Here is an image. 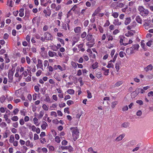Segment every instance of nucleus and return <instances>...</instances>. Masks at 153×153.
Wrapping results in <instances>:
<instances>
[{
  "label": "nucleus",
  "instance_id": "27",
  "mask_svg": "<svg viewBox=\"0 0 153 153\" xmlns=\"http://www.w3.org/2000/svg\"><path fill=\"white\" fill-rule=\"evenodd\" d=\"M124 135L123 134H122L120 135L119 136L117 137L116 139V140L117 141H119L122 139L124 137Z\"/></svg>",
  "mask_w": 153,
  "mask_h": 153
},
{
  "label": "nucleus",
  "instance_id": "48",
  "mask_svg": "<svg viewBox=\"0 0 153 153\" xmlns=\"http://www.w3.org/2000/svg\"><path fill=\"white\" fill-rule=\"evenodd\" d=\"M74 103V101L71 100H69L67 102V104L69 106L70 105Z\"/></svg>",
  "mask_w": 153,
  "mask_h": 153
},
{
  "label": "nucleus",
  "instance_id": "58",
  "mask_svg": "<svg viewBox=\"0 0 153 153\" xmlns=\"http://www.w3.org/2000/svg\"><path fill=\"white\" fill-rule=\"evenodd\" d=\"M62 8V7L61 5L59 4L57 5V6H56L55 8V10L56 11H58L60 10Z\"/></svg>",
  "mask_w": 153,
  "mask_h": 153
},
{
  "label": "nucleus",
  "instance_id": "45",
  "mask_svg": "<svg viewBox=\"0 0 153 153\" xmlns=\"http://www.w3.org/2000/svg\"><path fill=\"white\" fill-rule=\"evenodd\" d=\"M132 50L129 49V48H127L126 49V53L128 54L131 53H132Z\"/></svg>",
  "mask_w": 153,
  "mask_h": 153
},
{
  "label": "nucleus",
  "instance_id": "34",
  "mask_svg": "<svg viewBox=\"0 0 153 153\" xmlns=\"http://www.w3.org/2000/svg\"><path fill=\"white\" fill-rule=\"evenodd\" d=\"M20 68L19 67H17L16 70V73L15 74V76L16 77H18L19 76V70Z\"/></svg>",
  "mask_w": 153,
  "mask_h": 153
},
{
  "label": "nucleus",
  "instance_id": "3",
  "mask_svg": "<svg viewBox=\"0 0 153 153\" xmlns=\"http://www.w3.org/2000/svg\"><path fill=\"white\" fill-rule=\"evenodd\" d=\"M44 36L45 37L46 40H52L53 39V36L48 32H46L44 33Z\"/></svg>",
  "mask_w": 153,
  "mask_h": 153
},
{
  "label": "nucleus",
  "instance_id": "24",
  "mask_svg": "<svg viewBox=\"0 0 153 153\" xmlns=\"http://www.w3.org/2000/svg\"><path fill=\"white\" fill-rule=\"evenodd\" d=\"M131 21L130 17L126 18L125 20V25H127Z\"/></svg>",
  "mask_w": 153,
  "mask_h": 153
},
{
  "label": "nucleus",
  "instance_id": "33",
  "mask_svg": "<svg viewBox=\"0 0 153 153\" xmlns=\"http://www.w3.org/2000/svg\"><path fill=\"white\" fill-rule=\"evenodd\" d=\"M136 21L139 23H142V19L139 16H137L136 17Z\"/></svg>",
  "mask_w": 153,
  "mask_h": 153
},
{
  "label": "nucleus",
  "instance_id": "35",
  "mask_svg": "<svg viewBox=\"0 0 153 153\" xmlns=\"http://www.w3.org/2000/svg\"><path fill=\"white\" fill-rule=\"evenodd\" d=\"M50 47V48L53 51H56L57 50L56 46L55 45H51Z\"/></svg>",
  "mask_w": 153,
  "mask_h": 153
},
{
  "label": "nucleus",
  "instance_id": "46",
  "mask_svg": "<svg viewBox=\"0 0 153 153\" xmlns=\"http://www.w3.org/2000/svg\"><path fill=\"white\" fill-rule=\"evenodd\" d=\"M119 16L118 13L117 12H114L112 13V16L114 18H117Z\"/></svg>",
  "mask_w": 153,
  "mask_h": 153
},
{
  "label": "nucleus",
  "instance_id": "38",
  "mask_svg": "<svg viewBox=\"0 0 153 153\" xmlns=\"http://www.w3.org/2000/svg\"><path fill=\"white\" fill-rule=\"evenodd\" d=\"M118 103V102L117 101H115L111 103V107L114 108L115 107V105Z\"/></svg>",
  "mask_w": 153,
  "mask_h": 153
},
{
  "label": "nucleus",
  "instance_id": "49",
  "mask_svg": "<svg viewBox=\"0 0 153 153\" xmlns=\"http://www.w3.org/2000/svg\"><path fill=\"white\" fill-rule=\"evenodd\" d=\"M96 76L98 78L100 79L102 77V74L100 72H98L96 74Z\"/></svg>",
  "mask_w": 153,
  "mask_h": 153
},
{
  "label": "nucleus",
  "instance_id": "57",
  "mask_svg": "<svg viewBox=\"0 0 153 153\" xmlns=\"http://www.w3.org/2000/svg\"><path fill=\"white\" fill-rule=\"evenodd\" d=\"M90 25H91V26L92 27L93 29H95L96 31L97 30V28H96V25L95 24H92Z\"/></svg>",
  "mask_w": 153,
  "mask_h": 153
},
{
  "label": "nucleus",
  "instance_id": "7",
  "mask_svg": "<svg viewBox=\"0 0 153 153\" xmlns=\"http://www.w3.org/2000/svg\"><path fill=\"white\" fill-rule=\"evenodd\" d=\"M86 39L88 41H92L93 40L94 41V39L93 38V36L91 34L88 33L86 37Z\"/></svg>",
  "mask_w": 153,
  "mask_h": 153
},
{
  "label": "nucleus",
  "instance_id": "11",
  "mask_svg": "<svg viewBox=\"0 0 153 153\" xmlns=\"http://www.w3.org/2000/svg\"><path fill=\"white\" fill-rule=\"evenodd\" d=\"M94 44V40L90 41L86 43V45L89 48H91L93 47Z\"/></svg>",
  "mask_w": 153,
  "mask_h": 153
},
{
  "label": "nucleus",
  "instance_id": "55",
  "mask_svg": "<svg viewBox=\"0 0 153 153\" xmlns=\"http://www.w3.org/2000/svg\"><path fill=\"white\" fill-rule=\"evenodd\" d=\"M87 92L88 94L87 97L89 99L91 98L92 97V95L91 93L90 92L89 90H87Z\"/></svg>",
  "mask_w": 153,
  "mask_h": 153
},
{
  "label": "nucleus",
  "instance_id": "25",
  "mask_svg": "<svg viewBox=\"0 0 153 153\" xmlns=\"http://www.w3.org/2000/svg\"><path fill=\"white\" fill-rule=\"evenodd\" d=\"M44 114V111H40L39 115H38V117L39 119H41L42 118Z\"/></svg>",
  "mask_w": 153,
  "mask_h": 153
},
{
  "label": "nucleus",
  "instance_id": "14",
  "mask_svg": "<svg viewBox=\"0 0 153 153\" xmlns=\"http://www.w3.org/2000/svg\"><path fill=\"white\" fill-rule=\"evenodd\" d=\"M100 11V9L99 7L96 9L94 11V13L93 14L92 16H95L97 15Z\"/></svg>",
  "mask_w": 153,
  "mask_h": 153
},
{
  "label": "nucleus",
  "instance_id": "36",
  "mask_svg": "<svg viewBox=\"0 0 153 153\" xmlns=\"http://www.w3.org/2000/svg\"><path fill=\"white\" fill-rule=\"evenodd\" d=\"M34 123L37 126H38L39 124L38 123V120L36 117H34L33 120Z\"/></svg>",
  "mask_w": 153,
  "mask_h": 153
},
{
  "label": "nucleus",
  "instance_id": "21",
  "mask_svg": "<svg viewBox=\"0 0 153 153\" xmlns=\"http://www.w3.org/2000/svg\"><path fill=\"white\" fill-rule=\"evenodd\" d=\"M25 145L28 146H30V147H32L33 145L32 143H31L29 140H27L25 143Z\"/></svg>",
  "mask_w": 153,
  "mask_h": 153
},
{
  "label": "nucleus",
  "instance_id": "2",
  "mask_svg": "<svg viewBox=\"0 0 153 153\" xmlns=\"http://www.w3.org/2000/svg\"><path fill=\"white\" fill-rule=\"evenodd\" d=\"M9 142L10 143H13L14 146L16 147L18 146V141L15 140V138L13 135H11L9 138Z\"/></svg>",
  "mask_w": 153,
  "mask_h": 153
},
{
  "label": "nucleus",
  "instance_id": "1",
  "mask_svg": "<svg viewBox=\"0 0 153 153\" xmlns=\"http://www.w3.org/2000/svg\"><path fill=\"white\" fill-rule=\"evenodd\" d=\"M70 130L72 133L73 139L75 141L79 138V130L77 127H71L70 128Z\"/></svg>",
  "mask_w": 153,
  "mask_h": 153
},
{
  "label": "nucleus",
  "instance_id": "5",
  "mask_svg": "<svg viewBox=\"0 0 153 153\" xmlns=\"http://www.w3.org/2000/svg\"><path fill=\"white\" fill-rule=\"evenodd\" d=\"M37 67L38 68H39L43 70V68L42 61V60L38 59V64L36 65Z\"/></svg>",
  "mask_w": 153,
  "mask_h": 153
},
{
  "label": "nucleus",
  "instance_id": "19",
  "mask_svg": "<svg viewBox=\"0 0 153 153\" xmlns=\"http://www.w3.org/2000/svg\"><path fill=\"white\" fill-rule=\"evenodd\" d=\"M14 72L15 69L13 70L12 69L9 70L8 72V76H13Z\"/></svg>",
  "mask_w": 153,
  "mask_h": 153
},
{
  "label": "nucleus",
  "instance_id": "43",
  "mask_svg": "<svg viewBox=\"0 0 153 153\" xmlns=\"http://www.w3.org/2000/svg\"><path fill=\"white\" fill-rule=\"evenodd\" d=\"M87 35V33L86 32H83L81 34V37L82 39L84 38Z\"/></svg>",
  "mask_w": 153,
  "mask_h": 153
},
{
  "label": "nucleus",
  "instance_id": "40",
  "mask_svg": "<svg viewBox=\"0 0 153 153\" xmlns=\"http://www.w3.org/2000/svg\"><path fill=\"white\" fill-rule=\"evenodd\" d=\"M7 5L10 7H12L13 5V1L10 0L9 2V0H8L7 1Z\"/></svg>",
  "mask_w": 153,
  "mask_h": 153
},
{
  "label": "nucleus",
  "instance_id": "29",
  "mask_svg": "<svg viewBox=\"0 0 153 153\" xmlns=\"http://www.w3.org/2000/svg\"><path fill=\"white\" fill-rule=\"evenodd\" d=\"M67 93L71 95H73L74 93V91L72 89H68L67 91Z\"/></svg>",
  "mask_w": 153,
  "mask_h": 153
},
{
  "label": "nucleus",
  "instance_id": "28",
  "mask_svg": "<svg viewBox=\"0 0 153 153\" xmlns=\"http://www.w3.org/2000/svg\"><path fill=\"white\" fill-rule=\"evenodd\" d=\"M55 140L57 143H59L61 141L60 137L58 136H56L55 138Z\"/></svg>",
  "mask_w": 153,
  "mask_h": 153
},
{
  "label": "nucleus",
  "instance_id": "9",
  "mask_svg": "<svg viewBox=\"0 0 153 153\" xmlns=\"http://www.w3.org/2000/svg\"><path fill=\"white\" fill-rule=\"evenodd\" d=\"M138 90V89H136V90L133 91L131 94V97L132 98H134L138 95L137 91Z\"/></svg>",
  "mask_w": 153,
  "mask_h": 153
},
{
  "label": "nucleus",
  "instance_id": "44",
  "mask_svg": "<svg viewBox=\"0 0 153 153\" xmlns=\"http://www.w3.org/2000/svg\"><path fill=\"white\" fill-rule=\"evenodd\" d=\"M62 11L59 12L58 14V19L60 20L62 19Z\"/></svg>",
  "mask_w": 153,
  "mask_h": 153
},
{
  "label": "nucleus",
  "instance_id": "59",
  "mask_svg": "<svg viewBox=\"0 0 153 153\" xmlns=\"http://www.w3.org/2000/svg\"><path fill=\"white\" fill-rule=\"evenodd\" d=\"M52 97L53 99L55 101H57L58 100V97L56 95H53Z\"/></svg>",
  "mask_w": 153,
  "mask_h": 153
},
{
  "label": "nucleus",
  "instance_id": "16",
  "mask_svg": "<svg viewBox=\"0 0 153 153\" xmlns=\"http://www.w3.org/2000/svg\"><path fill=\"white\" fill-rule=\"evenodd\" d=\"M19 109L18 108H16L15 109H14L12 112L11 113V115L12 116L14 115L17 114L19 112Z\"/></svg>",
  "mask_w": 153,
  "mask_h": 153
},
{
  "label": "nucleus",
  "instance_id": "62",
  "mask_svg": "<svg viewBox=\"0 0 153 153\" xmlns=\"http://www.w3.org/2000/svg\"><path fill=\"white\" fill-rule=\"evenodd\" d=\"M40 141L41 143L42 144H45L46 142V140L45 138H42L40 139Z\"/></svg>",
  "mask_w": 153,
  "mask_h": 153
},
{
  "label": "nucleus",
  "instance_id": "12",
  "mask_svg": "<svg viewBox=\"0 0 153 153\" xmlns=\"http://www.w3.org/2000/svg\"><path fill=\"white\" fill-rule=\"evenodd\" d=\"M61 149L63 150H68L69 152H71L70 151V149H73V148L70 145L69 146H61Z\"/></svg>",
  "mask_w": 153,
  "mask_h": 153
},
{
  "label": "nucleus",
  "instance_id": "54",
  "mask_svg": "<svg viewBox=\"0 0 153 153\" xmlns=\"http://www.w3.org/2000/svg\"><path fill=\"white\" fill-rule=\"evenodd\" d=\"M6 108H4L3 107H1L0 108V111L1 113H4L6 111Z\"/></svg>",
  "mask_w": 153,
  "mask_h": 153
},
{
  "label": "nucleus",
  "instance_id": "13",
  "mask_svg": "<svg viewBox=\"0 0 153 153\" xmlns=\"http://www.w3.org/2000/svg\"><path fill=\"white\" fill-rule=\"evenodd\" d=\"M48 55L50 56L51 57L57 56V54L56 53L50 51L48 52Z\"/></svg>",
  "mask_w": 153,
  "mask_h": 153
},
{
  "label": "nucleus",
  "instance_id": "10",
  "mask_svg": "<svg viewBox=\"0 0 153 153\" xmlns=\"http://www.w3.org/2000/svg\"><path fill=\"white\" fill-rule=\"evenodd\" d=\"M84 46L83 43L80 44L79 45H76V46L78 47V48L79 49V51L83 52L85 51V49L83 47Z\"/></svg>",
  "mask_w": 153,
  "mask_h": 153
},
{
  "label": "nucleus",
  "instance_id": "26",
  "mask_svg": "<svg viewBox=\"0 0 153 153\" xmlns=\"http://www.w3.org/2000/svg\"><path fill=\"white\" fill-rule=\"evenodd\" d=\"M120 42L121 45H124V44L123 43V39H124V36H120Z\"/></svg>",
  "mask_w": 153,
  "mask_h": 153
},
{
  "label": "nucleus",
  "instance_id": "63",
  "mask_svg": "<svg viewBox=\"0 0 153 153\" xmlns=\"http://www.w3.org/2000/svg\"><path fill=\"white\" fill-rule=\"evenodd\" d=\"M57 39L58 41H59L60 42V43L62 44L63 45H64L65 44V43H64V40L62 39H61L60 38H57Z\"/></svg>",
  "mask_w": 153,
  "mask_h": 153
},
{
  "label": "nucleus",
  "instance_id": "17",
  "mask_svg": "<svg viewBox=\"0 0 153 153\" xmlns=\"http://www.w3.org/2000/svg\"><path fill=\"white\" fill-rule=\"evenodd\" d=\"M53 77L58 81H60L61 80L59 75L57 73H56L54 75Z\"/></svg>",
  "mask_w": 153,
  "mask_h": 153
},
{
  "label": "nucleus",
  "instance_id": "60",
  "mask_svg": "<svg viewBox=\"0 0 153 153\" xmlns=\"http://www.w3.org/2000/svg\"><path fill=\"white\" fill-rule=\"evenodd\" d=\"M42 71L41 70H39L36 73V75L37 76H40L42 73Z\"/></svg>",
  "mask_w": 153,
  "mask_h": 153
},
{
  "label": "nucleus",
  "instance_id": "15",
  "mask_svg": "<svg viewBox=\"0 0 153 153\" xmlns=\"http://www.w3.org/2000/svg\"><path fill=\"white\" fill-rule=\"evenodd\" d=\"M48 125L46 122L45 121H43L42 123L41 126V128L43 130H45L46 128V127H48Z\"/></svg>",
  "mask_w": 153,
  "mask_h": 153
},
{
  "label": "nucleus",
  "instance_id": "52",
  "mask_svg": "<svg viewBox=\"0 0 153 153\" xmlns=\"http://www.w3.org/2000/svg\"><path fill=\"white\" fill-rule=\"evenodd\" d=\"M47 68L48 69L49 71L52 72L53 71V68L51 66H49V64L48 65Z\"/></svg>",
  "mask_w": 153,
  "mask_h": 153
},
{
  "label": "nucleus",
  "instance_id": "18",
  "mask_svg": "<svg viewBox=\"0 0 153 153\" xmlns=\"http://www.w3.org/2000/svg\"><path fill=\"white\" fill-rule=\"evenodd\" d=\"M113 23L115 25H120L121 24V22H119L118 19H115Z\"/></svg>",
  "mask_w": 153,
  "mask_h": 153
},
{
  "label": "nucleus",
  "instance_id": "4",
  "mask_svg": "<svg viewBox=\"0 0 153 153\" xmlns=\"http://www.w3.org/2000/svg\"><path fill=\"white\" fill-rule=\"evenodd\" d=\"M23 94V91H22L20 89L16 90L15 92V95L17 97L19 98Z\"/></svg>",
  "mask_w": 153,
  "mask_h": 153
},
{
  "label": "nucleus",
  "instance_id": "53",
  "mask_svg": "<svg viewBox=\"0 0 153 153\" xmlns=\"http://www.w3.org/2000/svg\"><path fill=\"white\" fill-rule=\"evenodd\" d=\"M51 115L53 116L54 117H56L57 116L56 112L54 111H52L51 112Z\"/></svg>",
  "mask_w": 153,
  "mask_h": 153
},
{
  "label": "nucleus",
  "instance_id": "6",
  "mask_svg": "<svg viewBox=\"0 0 153 153\" xmlns=\"http://www.w3.org/2000/svg\"><path fill=\"white\" fill-rule=\"evenodd\" d=\"M45 98L44 99V101L48 103H52L53 101L51 99L50 97L48 94L45 95Z\"/></svg>",
  "mask_w": 153,
  "mask_h": 153
},
{
  "label": "nucleus",
  "instance_id": "42",
  "mask_svg": "<svg viewBox=\"0 0 153 153\" xmlns=\"http://www.w3.org/2000/svg\"><path fill=\"white\" fill-rule=\"evenodd\" d=\"M106 35H107V38H108V41H112L113 40V38L112 36L111 35H108L107 33L106 34Z\"/></svg>",
  "mask_w": 153,
  "mask_h": 153
},
{
  "label": "nucleus",
  "instance_id": "50",
  "mask_svg": "<svg viewBox=\"0 0 153 153\" xmlns=\"http://www.w3.org/2000/svg\"><path fill=\"white\" fill-rule=\"evenodd\" d=\"M123 82L122 81H119L115 83V85L118 87L121 85L123 83Z\"/></svg>",
  "mask_w": 153,
  "mask_h": 153
},
{
  "label": "nucleus",
  "instance_id": "37",
  "mask_svg": "<svg viewBox=\"0 0 153 153\" xmlns=\"http://www.w3.org/2000/svg\"><path fill=\"white\" fill-rule=\"evenodd\" d=\"M98 63L97 62H96L94 64H93L92 65V68L94 69H95L97 68L98 67Z\"/></svg>",
  "mask_w": 153,
  "mask_h": 153
},
{
  "label": "nucleus",
  "instance_id": "30",
  "mask_svg": "<svg viewBox=\"0 0 153 153\" xmlns=\"http://www.w3.org/2000/svg\"><path fill=\"white\" fill-rule=\"evenodd\" d=\"M139 46L138 44H135L133 45L131 48H132V50H138L139 48Z\"/></svg>",
  "mask_w": 153,
  "mask_h": 153
},
{
  "label": "nucleus",
  "instance_id": "51",
  "mask_svg": "<svg viewBox=\"0 0 153 153\" xmlns=\"http://www.w3.org/2000/svg\"><path fill=\"white\" fill-rule=\"evenodd\" d=\"M68 143L67 141L66 140H64L62 141L61 144L62 145L66 146L67 144Z\"/></svg>",
  "mask_w": 153,
  "mask_h": 153
},
{
  "label": "nucleus",
  "instance_id": "20",
  "mask_svg": "<svg viewBox=\"0 0 153 153\" xmlns=\"http://www.w3.org/2000/svg\"><path fill=\"white\" fill-rule=\"evenodd\" d=\"M153 68V66L152 65H148L144 69L146 71H148L149 70H151Z\"/></svg>",
  "mask_w": 153,
  "mask_h": 153
},
{
  "label": "nucleus",
  "instance_id": "39",
  "mask_svg": "<svg viewBox=\"0 0 153 153\" xmlns=\"http://www.w3.org/2000/svg\"><path fill=\"white\" fill-rule=\"evenodd\" d=\"M22 148V151L23 153H25L27 150V147L25 146H23Z\"/></svg>",
  "mask_w": 153,
  "mask_h": 153
},
{
  "label": "nucleus",
  "instance_id": "47",
  "mask_svg": "<svg viewBox=\"0 0 153 153\" xmlns=\"http://www.w3.org/2000/svg\"><path fill=\"white\" fill-rule=\"evenodd\" d=\"M136 89H138V91H137V92L138 94H139L140 93L141 94H143L144 92V90L142 88H137Z\"/></svg>",
  "mask_w": 153,
  "mask_h": 153
},
{
  "label": "nucleus",
  "instance_id": "32",
  "mask_svg": "<svg viewBox=\"0 0 153 153\" xmlns=\"http://www.w3.org/2000/svg\"><path fill=\"white\" fill-rule=\"evenodd\" d=\"M38 85L39 86L35 85L34 87V90H35L36 92H38L39 91V87L41 86L40 85H39V84H38Z\"/></svg>",
  "mask_w": 153,
  "mask_h": 153
},
{
  "label": "nucleus",
  "instance_id": "31",
  "mask_svg": "<svg viewBox=\"0 0 153 153\" xmlns=\"http://www.w3.org/2000/svg\"><path fill=\"white\" fill-rule=\"evenodd\" d=\"M11 119L13 121H17L18 120L19 118L16 116H14L12 117Z\"/></svg>",
  "mask_w": 153,
  "mask_h": 153
},
{
  "label": "nucleus",
  "instance_id": "64",
  "mask_svg": "<svg viewBox=\"0 0 153 153\" xmlns=\"http://www.w3.org/2000/svg\"><path fill=\"white\" fill-rule=\"evenodd\" d=\"M26 59L27 63L29 64L30 63V58L28 56H26Z\"/></svg>",
  "mask_w": 153,
  "mask_h": 153
},
{
  "label": "nucleus",
  "instance_id": "8",
  "mask_svg": "<svg viewBox=\"0 0 153 153\" xmlns=\"http://www.w3.org/2000/svg\"><path fill=\"white\" fill-rule=\"evenodd\" d=\"M81 28L79 26H77L74 29V32L76 33H77L78 34H79L81 31Z\"/></svg>",
  "mask_w": 153,
  "mask_h": 153
},
{
  "label": "nucleus",
  "instance_id": "56",
  "mask_svg": "<svg viewBox=\"0 0 153 153\" xmlns=\"http://www.w3.org/2000/svg\"><path fill=\"white\" fill-rule=\"evenodd\" d=\"M106 67L107 68H114V65L113 64L111 63H108V65L106 66Z\"/></svg>",
  "mask_w": 153,
  "mask_h": 153
},
{
  "label": "nucleus",
  "instance_id": "23",
  "mask_svg": "<svg viewBox=\"0 0 153 153\" xmlns=\"http://www.w3.org/2000/svg\"><path fill=\"white\" fill-rule=\"evenodd\" d=\"M142 15L143 16H145L147 15L149 13V11L147 9H144V10L143 11V13H142Z\"/></svg>",
  "mask_w": 153,
  "mask_h": 153
},
{
  "label": "nucleus",
  "instance_id": "61",
  "mask_svg": "<svg viewBox=\"0 0 153 153\" xmlns=\"http://www.w3.org/2000/svg\"><path fill=\"white\" fill-rule=\"evenodd\" d=\"M89 21L88 20H85L84 22V25L85 27H86L88 26L89 24Z\"/></svg>",
  "mask_w": 153,
  "mask_h": 153
},
{
  "label": "nucleus",
  "instance_id": "41",
  "mask_svg": "<svg viewBox=\"0 0 153 153\" xmlns=\"http://www.w3.org/2000/svg\"><path fill=\"white\" fill-rule=\"evenodd\" d=\"M118 55V54L116 53L114 55L113 60H111L109 62H114L115 61Z\"/></svg>",
  "mask_w": 153,
  "mask_h": 153
},
{
  "label": "nucleus",
  "instance_id": "22",
  "mask_svg": "<svg viewBox=\"0 0 153 153\" xmlns=\"http://www.w3.org/2000/svg\"><path fill=\"white\" fill-rule=\"evenodd\" d=\"M27 126H28V128H29V129H31V130L33 132L35 131L36 128V127L34 125H33L32 126H31V124H30V125H27Z\"/></svg>",
  "mask_w": 153,
  "mask_h": 153
}]
</instances>
